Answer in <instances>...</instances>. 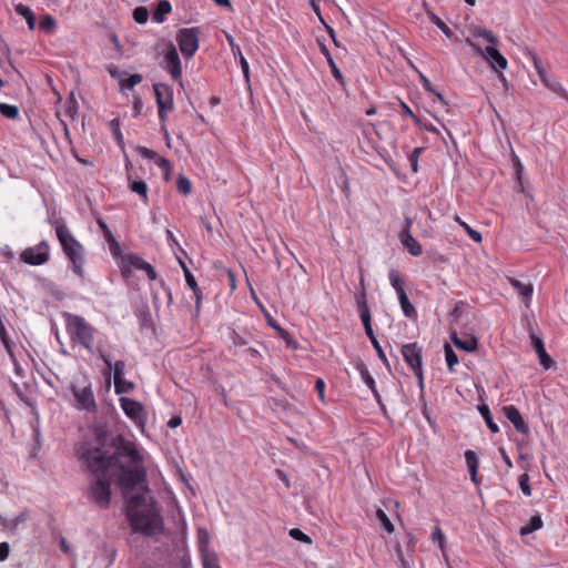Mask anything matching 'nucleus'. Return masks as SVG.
Masks as SVG:
<instances>
[{
  "instance_id": "obj_1",
  "label": "nucleus",
  "mask_w": 568,
  "mask_h": 568,
  "mask_svg": "<svg viewBox=\"0 0 568 568\" xmlns=\"http://www.w3.org/2000/svg\"><path fill=\"white\" fill-rule=\"evenodd\" d=\"M90 432L93 440H82L75 446V456L81 464L100 471L143 463L135 443L122 434H112L105 423L92 425Z\"/></svg>"
},
{
  "instance_id": "obj_2",
  "label": "nucleus",
  "mask_w": 568,
  "mask_h": 568,
  "mask_svg": "<svg viewBox=\"0 0 568 568\" xmlns=\"http://www.w3.org/2000/svg\"><path fill=\"white\" fill-rule=\"evenodd\" d=\"M146 493L143 490L135 495H129L126 498L125 517L132 532L141 534L144 537H154L163 534L164 520L153 497H150V503L148 504Z\"/></svg>"
},
{
  "instance_id": "obj_3",
  "label": "nucleus",
  "mask_w": 568,
  "mask_h": 568,
  "mask_svg": "<svg viewBox=\"0 0 568 568\" xmlns=\"http://www.w3.org/2000/svg\"><path fill=\"white\" fill-rule=\"evenodd\" d=\"M81 465L92 476L85 490L87 497L100 509H108L112 498L110 470L94 471L88 464Z\"/></svg>"
},
{
  "instance_id": "obj_4",
  "label": "nucleus",
  "mask_w": 568,
  "mask_h": 568,
  "mask_svg": "<svg viewBox=\"0 0 568 568\" xmlns=\"http://www.w3.org/2000/svg\"><path fill=\"white\" fill-rule=\"evenodd\" d=\"M54 229L63 253L72 263V271L78 276L83 277V246L79 243V241L75 240L64 223L55 221Z\"/></svg>"
},
{
  "instance_id": "obj_5",
  "label": "nucleus",
  "mask_w": 568,
  "mask_h": 568,
  "mask_svg": "<svg viewBox=\"0 0 568 568\" xmlns=\"http://www.w3.org/2000/svg\"><path fill=\"white\" fill-rule=\"evenodd\" d=\"M118 469L120 474L116 483L124 499H126L136 487H141L142 490L145 491L150 490L144 462L141 464H129Z\"/></svg>"
},
{
  "instance_id": "obj_6",
  "label": "nucleus",
  "mask_w": 568,
  "mask_h": 568,
  "mask_svg": "<svg viewBox=\"0 0 568 568\" xmlns=\"http://www.w3.org/2000/svg\"><path fill=\"white\" fill-rule=\"evenodd\" d=\"M67 329L71 339L79 343L89 352H92L94 342V327L85 322V320L75 314L65 313Z\"/></svg>"
},
{
  "instance_id": "obj_7",
  "label": "nucleus",
  "mask_w": 568,
  "mask_h": 568,
  "mask_svg": "<svg viewBox=\"0 0 568 568\" xmlns=\"http://www.w3.org/2000/svg\"><path fill=\"white\" fill-rule=\"evenodd\" d=\"M71 392L75 398L77 407L79 409L87 410L92 414L98 413V405L94 399L90 382L85 379L82 387L77 384H72Z\"/></svg>"
},
{
  "instance_id": "obj_8",
  "label": "nucleus",
  "mask_w": 568,
  "mask_h": 568,
  "mask_svg": "<svg viewBox=\"0 0 568 568\" xmlns=\"http://www.w3.org/2000/svg\"><path fill=\"white\" fill-rule=\"evenodd\" d=\"M199 29L197 28H183L176 33V42L181 53L190 59L199 49Z\"/></svg>"
},
{
  "instance_id": "obj_9",
  "label": "nucleus",
  "mask_w": 568,
  "mask_h": 568,
  "mask_svg": "<svg viewBox=\"0 0 568 568\" xmlns=\"http://www.w3.org/2000/svg\"><path fill=\"white\" fill-rule=\"evenodd\" d=\"M120 405L124 414L141 429L145 427L148 415L144 406L139 400L121 397Z\"/></svg>"
},
{
  "instance_id": "obj_10",
  "label": "nucleus",
  "mask_w": 568,
  "mask_h": 568,
  "mask_svg": "<svg viewBox=\"0 0 568 568\" xmlns=\"http://www.w3.org/2000/svg\"><path fill=\"white\" fill-rule=\"evenodd\" d=\"M50 247L45 240H42L33 247H27L20 254V260L29 265L39 266L45 264L50 258Z\"/></svg>"
},
{
  "instance_id": "obj_11",
  "label": "nucleus",
  "mask_w": 568,
  "mask_h": 568,
  "mask_svg": "<svg viewBox=\"0 0 568 568\" xmlns=\"http://www.w3.org/2000/svg\"><path fill=\"white\" fill-rule=\"evenodd\" d=\"M400 353L405 363L410 367L412 371H419L423 366V348L416 342L404 344L400 348Z\"/></svg>"
},
{
  "instance_id": "obj_12",
  "label": "nucleus",
  "mask_w": 568,
  "mask_h": 568,
  "mask_svg": "<svg viewBox=\"0 0 568 568\" xmlns=\"http://www.w3.org/2000/svg\"><path fill=\"white\" fill-rule=\"evenodd\" d=\"M164 61L166 63L165 69L171 74L173 80H179L181 82L182 79V67L181 60L178 54L175 47L170 43L168 50L164 54Z\"/></svg>"
},
{
  "instance_id": "obj_13",
  "label": "nucleus",
  "mask_w": 568,
  "mask_h": 568,
  "mask_svg": "<svg viewBox=\"0 0 568 568\" xmlns=\"http://www.w3.org/2000/svg\"><path fill=\"white\" fill-rule=\"evenodd\" d=\"M503 415L514 425L515 429L524 435L529 434V427L515 405H507L501 408Z\"/></svg>"
},
{
  "instance_id": "obj_14",
  "label": "nucleus",
  "mask_w": 568,
  "mask_h": 568,
  "mask_svg": "<svg viewBox=\"0 0 568 568\" xmlns=\"http://www.w3.org/2000/svg\"><path fill=\"white\" fill-rule=\"evenodd\" d=\"M410 225L412 221L406 219L405 227L400 233V242L413 256H419L423 253L422 245L412 236Z\"/></svg>"
},
{
  "instance_id": "obj_15",
  "label": "nucleus",
  "mask_w": 568,
  "mask_h": 568,
  "mask_svg": "<svg viewBox=\"0 0 568 568\" xmlns=\"http://www.w3.org/2000/svg\"><path fill=\"white\" fill-rule=\"evenodd\" d=\"M153 90L158 108H161L162 104L174 108L173 89L169 84L155 83Z\"/></svg>"
},
{
  "instance_id": "obj_16",
  "label": "nucleus",
  "mask_w": 568,
  "mask_h": 568,
  "mask_svg": "<svg viewBox=\"0 0 568 568\" xmlns=\"http://www.w3.org/2000/svg\"><path fill=\"white\" fill-rule=\"evenodd\" d=\"M484 59L495 71L505 70L507 68V59L500 53L497 47H486Z\"/></svg>"
},
{
  "instance_id": "obj_17",
  "label": "nucleus",
  "mask_w": 568,
  "mask_h": 568,
  "mask_svg": "<svg viewBox=\"0 0 568 568\" xmlns=\"http://www.w3.org/2000/svg\"><path fill=\"white\" fill-rule=\"evenodd\" d=\"M119 257H121V273L124 277H128L131 274L132 267L136 270H142L144 267V264L146 263L142 257L133 253L125 255L121 254Z\"/></svg>"
},
{
  "instance_id": "obj_18",
  "label": "nucleus",
  "mask_w": 568,
  "mask_h": 568,
  "mask_svg": "<svg viewBox=\"0 0 568 568\" xmlns=\"http://www.w3.org/2000/svg\"><path fill=\"white\" fill-rule=\"evenodd\" d=\"M181 267L183 268L186 285L192 290L195 297V311L200 312L201 301L203 298L202 290L199 287L197 282L187 266L180 261Z\"/></svg>"
},
{
  "instance_id": "obj_19",
  "label": "nucleus",
  "mask_w": 568,
  "mask_h": 568,
  "mask_svg": "<svg viewBox=\"0 0 568 568\" xmlns=\"http://www.w3.org/2000/svg\"><path fill=\"white\" fill-rule=\"evenodd\" d=\"M97 222L103 233L105 241L109 244L111 254L114 257H119L122 254V248L120 246V243L115 240L112 231L109 229V226L106 225V223L103 220H98Z\"/></svg>"
},
{
  "instance_id": "obj_20",
  "label": "nucleus",
  "mask_w": 568,
  "mask_h": 568,
  "mask_svg": "<svg viewBox=\"0 0 568 568\" xmlns=\"http://www.w3.org/2000/svg\"><path fill=\"white\" fill-rule=\"evenodd\" d=\"M99 355L101 359L104 362L106 367V374L110 375L111 371L114 369V381L124 378V371H125V362L124 361H116L114 364H112L109 355H106L103 351L99 349Z\"/></svg>"
},
{
  "instance_id": "obj_21",
  "label": "nucleus",
  "mask_w": 568,
  "mask_h": 568,
  "mask_svg": "<svg viewBox=\"0 0 568 568\" xmlns=\"http://www.w3.org/2000/svg\"><path fill=\"white\" fill-rule=\"evenodd\" d=\"M267 324L273 327L280 335L281 338L284 339L286 346L291 349H297L298 345L296 341L291 336V334L284 329L282 326H280L273 317H271L268 314L266 315Z\"/></svg>"
},
{
  "instance_id": "obj_22",
  "label": "nucleus",
  "mask_w": 568,
  "mask_h": 568,
  "mask_svg": "<svg viewBox=\"0 0 568 568\" xmlns=\"http://www.w3.org/2000/svg\"><path fill=\"white\" fill-rule=\"evenodd\" d=\"M397 297L404 315L409 320H416L417 311L415 306L410 303L406 292H399Z\"/></svg>"
},
{
  "instance_id": "obj_23",
  "label": "nucleus",
  "mask_w": 568,
  "mask_h": 568,
  "mask_svg": "<svg viewBox=\"0 0 568 568\" xmlns=\"http://www.w3.org/2000/svg\"><path fill=\"white\" fill-rule=\"evenodd\" d=\"M172 10V6L168 0H159L155 9L152 13V19L156 23H162L165 20V16Z\"/></svg>"
},
{
  "instance_id": "obj_24",
  "label": "nucleus",
  "mask_w": 568,
  "mask_h": 568,
  "mask_svg": "<svg viewBox=\"0 0 568 568\" xmlns=\"http://www.w3.org/2000/svg\"><path fill=\"white\" fill-rule=\"evenodd\" d=\"M251 337V334L241 335L236 331H233L231 334L232 346H230V352H232L233 355H239L240 352L237 348L247 346L250 344Z\"/></svg>"
},
{
  "instance_id": "obj_25",
  "label": "nucleus",
  "mask_w": 568,
  "mask_h": 568,
  "mask_svg": "<svg viewBox=\"0 0 568 568\" xmlns=\"http://www.w3.org/2000/svg\"><path fill=\"white\" fill-rule=\"evenodd\" d=\"M540 81L544 83L545 87H547L550 91L558 94L562 99L568 101V92L566 89L562 88V85L552 79L550 75L545 74L544 78H540Z\"/></svg>"
},
{
  "instance_id": "obj_26",
  "label": "nucleus",
  "mask_w": 568,
  "mask_h": 568,
  "mask_svg": "<svg viewBox=\"0 0 568 568\" xmlns=\"http://www.w3.org/2000/svg\"><path fill=\"white\" fill-rule=\"evenodd\" d=\"M511 286L524 298L531 300L534 287L531 283H523L517 278H509Z\"/></svg>"
},
{
  "instance_id": "obj_27",
  "label": "nucleus",
  "mask_w": 568,
  "mask_h": 568,
  "mask_svg": "<svg viewBox=\"0 0 568 568\" xmlns=\"http://www.w3.org/2000/svg\"><path fill=\"white\" fill-rule=\"evenodd\" d=\"M14 10H16L17 14H19L26 19L28 28L30 30H34L37 20H36V14L31 10V8L27 4L19 3L16 6Z\"/></svg>"
},
{
  "instance_id": "obj_28",
  "label": "nucleus",
  "mask_w": 568,
  "mask_h": 568,
  "mask_svg": "<svg viewBox=\"0 0 568 568\" xmlns=\"http://www.w3.org/2000/svg\"><path fill=\"white\" fill-rule=\"evenodd\" d=\"M471 34L475 38H484L489 43L488 47H497L499 43L498 38L490 31L481 27H475L471 30Z\"/></svg>"
},
{
  "instance_id": "obj_29",
  "label": "nucleus",
  "mask_w": 568,
  "mask_h": 568,
  "mask_svg": "<svg viewBox=\"0 0 568 568\" xmlns=\"http://www.w3.org/2000/svg\"><path fill=\"white\" fill-rule=\"evenodd\" d=\"M130 184H129V189L136 193L138 195L141 196V199L143 200L144 203L148 202V184L145 183L144 180H141V179H135L133 180L131 178V181H129Z\"/></svg>"
},
{
  "instance_id": "obj_30",
  "label": "nucleus",
  "mask_w": 568,
  "mask_h": 568,
  "mask_svg": "<svg viewBox=\"0 0 568 568\" xmlns=\"http://www.w3.org/2000/svg\"><path fill=\"white\" fill-rule=\"evenodd\" d=\"M511 161H513L515 176H516V180L518 183V191L524 192L525 191L524 183H523L524 165H523L520 159L518 158V155H516V153H514V152L511 154Z\"/></svg>"
},
{
  "instance_id": "obj_31",
  "label": "nucleus",
  "mask_w": 568,
  "mask_h": 568,
  "mask_svg": "<svg viewBox=\"0 0 568 568\" xmlns=\"http://www.w3.org/2000/svg\"><path fill=\"white\" fill-rule=\"evenodd\" d=\"M542 527V519L539 515H534L530 517L527 525L523 526L519 530L521 536L529 535Z\"/></svg>"
},
{
  "instance_id": "obj_32",
  "label": "nucleus",
  "mask_w": 568,
  "mask_h": 568,
  "mask_svg": "<svg viewBox=\"0 0 568 568\" xmlns=\"http://www.w3.org/2000/svg\"><path fill=\"white\" fill-rule=\"evenodd\" d=\"M478 412L486 422L487 427L494 434L499 432L498 425L494 422L489 407L486 404L478 406Z\"/></svg>"
},
{
  "instance_id": "obj_33",
  "label": "nucleus",
  "mask_w": 568,
  "mask_h": 568,
  "mask_svg": "<svg viewBox=\"0 0 568 568\" xmlns=\"http://www.w3.org/2000/svg\"><path fill=\"white\" fill-rule=\"evenodd\" d=\"M201 558H202L203 568H221L216 555L209 552L206 549H203L202 540H201Z\"/></svg>"
},
{
  "instance_id": "obj_34",
  "label": "nucleus",
  "mask_w": 568,
  "mask_h": 568,
  "mask_svg": "<svg viewBox=\"0 0 568 568\" xmlns=\"http://www.w3.org/2000/svg\"><path fill=\"white\" fill-rule=\"evenodd\" d=\"M427 16L432 23H434L438 29L442 30V32L448 38H453V31L447 27V24L438 17L436 16L432 10L427 9Z\"/></svg>"
},
{
  "instance_id": "obj_35",
  "label": "nucleus",
  "mask_w": 568,
  "mask_h": 568,
  "mask_svg": "<svg viewBox=\"0 0 568 568\" xmlns=\"http://www.w3.org/2000/svg\"><path fill=\"white\" fill-rule=\"evenodd\" d=\"M388 278H389L390 285L396 291L397 295L399 294V292H405V288H404L405 281L400 276V274L398 273L397 270L392 268L388 273Z\"/></svg>"
},
{
  "instance_id": "obj_36",
  "label": "nucleus",
  "mask_w": 568,
  "mask_h": 568,
  "mask_svg": "<svg viewBox=\"0 0 568 568\" xmlns=\"http://www.w3.org/2000/svg\"><path fill=\"white\" fill-rule=\"evenodd\" d=\"M356 369L358 371V373H359L363 382L366 384V386L368 388H374V386L376 385L375 381H374L373 376L369 374L368 368L363 361H358L356 363Z\"/></svg>"
},
{
  "instance_id": "obj_37",
  "label": "nucleus",
  "mask_w": 568,
  "mask_h": 568,
  "mask_svg": "<svg viewBox=\"0 0 568 568\" xmlns=\"http://www.w3.org/2000/svg\"><path fill=\"white\" fill-rule=\"evenodd\" d=\"M0 341L1 343L3 344L7 353L13 357V346L14 344L12 343L11 338L9 337L8 333H7V329H6V326L2 322V320L0 318Z\"/></svg>"
},
{
  "instance_id": "obj_38",
  "label": "nucleus",
  "mask_w": 568,
  "mask_h": 568,
  "mask_svg": "<svg viewBox=\"0 0 568 568\" xmlns=\"http://www.w3.org/2000/svg\"><path fill=\"white\" fill-rule=\"evenodd\" d=\"M444 351H445V358H446V363H447V368H448L449 372H454V366L457 365L458 362H459L458 356L454 352L452 346L449 344H447V343L444 346Z\"/></svg>"
},
{
  "instance_id": "obj_39",
  "label": "nucleus",
  "mask_w": 568,
  "mask_h": 568,
  "mask_svg": "<svg viewBox=\"0 0 568 568\" xmlns=\"http://www.w3.org/2000/svg\"><path fill=\"white\" fill-rule=\"evenodd\" d=\"M109 128L118 143V145L120 148H123L124 146V139H123V135H122V132L120 130V120L118 118L115 119H112L110 122H109Z\"/></svg>"
},
{
  "instance_id": "obj_40",
  "label": "nucleus",
  "mask_w": 568,
  "mask_h": 568,
  "mask_svg": "<svg viewBox=\"0 0 568 568\" xmlns=\"http://www.w3.org/2000/svg\"><path fill=\"white\" fill-rule=\"evenodd\" d=\"M376 518L381 525V527L387 531L388 534H392L394 531V525L390 521L389 517L386 515V513L383 509H377L376 511Z\"/></svg>"
},
{
  "instance_id": "obj_41",
  "label": "nucleus",
  "mask_w": 568,
  "mask_h": 568,
  "mask_svg": "<svg viewBox=\"0 0 568 568\" xmlns=\"http://www.w3.org/2000/svg\"><path fill=\"white\" fill-rule=\"evenodd\" d=\"M142 80H143V78L140 73H133V74L129 75L126 79L120 80L121 90H131L136 84L141 83Z\"/></svg>"
},
{
  "instance_id": "obj_42",
  "label": "nucleus",
  "mask_w": 568,
  "mask_h": 568,
  "mask_svg": "<svg viewBox=\"0 0 568 568\" xmlns=\"http://www.w3.org/2000/svg\"><path fill=\"white\" fill-rule=\"evenodd\" d=\"M176 189L183 195H189L192 192L191 181L183 174H180L175 181Z\"/></svg>"
},
{
  "instance_id": "obj_43",
  "label": "nucleus",
  "mask_w": 568,
  "mask_h": 568,
  "mask_svg": "<svg viewBox=\"0 0 568 568\" xmlns=\"http://www.w3.org/2000/svg\"><path fill=\"white\" fill-rule=\"evenodd\" d=\"M457 348L473 353L478 348V339L475 336H470L467 339L458 341Z\"/></svg>"
},
{
  "instance_id": "obj_44",
  "label": "nucleus",
  "mask_w": 568,
  "mask_h": 568,
  "mask_svg": "<svg viewBox=\"0 0 568 568\" xmlns=\"http://www.w3.org/2000/svg\"><path fill=\"white\" fill-rule=\"evenodd\" d=\"M135 385L133 382L126 381L124 378L114 381V388L116 394L131 393Z\"/></svg>"
},
{
  "instance_id": "obj_45",
  "label": "nucleus",
  "mask_w": 568,
  "mask_h": 568,
  "mask_svg": "<svg viewBox=\"0 0 568 568\" xmlns=\"http://www.w3.org/2000/svg\"><path fill=\"white\" fill-rule=\"evenodd\" d=\"M0 113L7 119L14 120L19 116V108L12 104L0 103Z\"/></svg>"
},
{
  "instance_id": "obj_46",
  "label": "nucleus",
  "mask_w": 568,
  "mask_h": 568,
  "mask_svg": "<svg viewBox=\"0 0 568 568\" xmlns=\"http://www.w3.org/2000/svg\"><path fill=\"white\" fill-rule=\"evenodd\" d=\"M327 63L329 65L332 75L341 84V87L345 90V88H346L345 78H344L343 73L341 72L339 68L337 67V64L335 63L334 59L329 58Z\"/></svg>"
},
{
  "instance_id": "obj_47",
  "label": "nucleus",
  "mask_w": 568,
  "mask_h": 568,
  "mask_svg": "<svg viewBox=\"0 0 568 568\" xmlns=\"http://www.w3.org/2000/svg\"><path fill=\"white\" fill-rule=\"evenodd\" d=\"M39 28L48 33H52L57 28L55 19L50 14L43 16L39 23Z\"/></svg>"
},
{
  "instance_id": "obj_48",
  "label": "nucleus",
  "mask_w": 568,
  "mask_h": 568,
  "mask_svg": "<svg viewBox=\"0 0 568 568\" xmlns=\"http://www.w3.org/2000/svg\"><path fill=\"white\" fill-rule=\"evenodd\" d=\"M149 16L150 13L148 8L142 6L136 7L132 13L133 20L139 24H144L148 21Z\"/></svg>"
},
{
  "instance_id": "obj_49",
  "label": "nucleus",
  "mask_w": 568,
  "mask_h": 568,
  "mask_svg": "<svg viewBox=\"0 0 568 568\" xmlns=\"http://www.w3.org/2000/svg\"><path fill=\"white\" fill-rule=\"evenodd\" d=\"M465 459L467 464L468 471H478L479 462L476 453L474 450L465 452Z\"/></svg>"
},
{
  "instance_id": "obj_50",
  "label": "nucleus",
  "mask_w": 568,
  "mask_h": 568,
  "mask_svg": "<svg viewBox=\"0 0 568 568\" xmlns=\"http://www.w3.org/2000/svg\"><path fill=\"white\" fill-rule=\"evenodd\" d=\"M457 223L466 231L468 236L476 243H480L483 241L481 233L471 229L467 223L462 221L459 217H456Z\"/></svg>"
},
{
  "instance_id": "obj_51",
  "label": "nucleus",
  "mask_w": 568,
  "mask_h": 568,
  "mask_svg": "<svg viewBox=\"0 0 568 568\" xmlns=\"http://www.w3.org/2000/svg\"><path fill=\"white\" fill-rule=\"evenodd\" d=\"M356 305H357L359 315L371 313L369 307L367 305L365 288H363L362 292L356 295Z\"/></svg>"
},
{
  "instance_id": "obj_52",
  "label": "nucleus",
  "mask_w": 568,
  "mask_h": 568,
  "mask_svg": "<svg viewBox=\"0 0 568 568\" xmlns=\"http://www.w3.org/2000/svg\"><path fill=\"white\" fill-rule=\"evenodd\" d=\"M65 114L70 116L71 119H74L75 114L78 113V102L73 95V93L70 94L65 102Z\"/></svg>"
},
{
  "instance_id": "obj_53",
  "label": "nucleus",
  "mask_w": 568,
  "mask_h": 568,
  "mask_svg": "<svg viewBox=\"0 0 568 568\" xmlns=\"http://www.w3.org/2000/svg\"><path fill=\"white\" fill-rule=\"evenodd\" d=\"M0 520H1V524H2L3 527L10 528L11 530H14V529H17L19 524L26 521V514L24 513H20L10 523L7 521V519H3L1 516H0Z\"/></svg>"
},
{
  "instance_id": "obj_54",
  "label": "nucleus",
  "mask_w": 568,
  "mask_h": 568,
  "mask_svg": "<svg viewBox=\"0 0 568 568\" xmlns=\"http://www.w3.org/2000/svg\"><path fill=\"white\" fill-rule=\"evenodd\" d=\"M432 540L433 541H437L438 542V546L440 548V550L444 552L445 551V542H446V538H445V535L444 532L442 531V529L439 527H435L433 532H432V536H430Z\"/></svg>"
},
{
  "instance_id": "obj_55",
  "label": "nucleus",
  "mask_w": 568,
  "mask_h": 568,
  "mask_svg": "<svg viewBox=\"0 0 568 568\" xmlns=\"http://www.w3.org/2000/svg\"><path fill=\"white\" fill-rule=\"evenodd\" d=\"M519 487L525 496L531 495V486L529 484V475L524 473L518 478Z\"/></svg>"
},
{
  "instance_id": "obj_56",
  "label": "nucleus",
  "mask_w": 568,
  "mask_h": 568,
  "mask_svg": "<svg viewBox=\"0 0 568 568\" xmlns=\"http://www.w3.org/2000/svg\"><path fill=\"white\" fill-rule=\"evenodd\" d=\"M288 535L297 540V541H301V542H304V544H311L312 542V539L308 535H306L305 532H303L301 529L298 528H292L288 532Z\"/></svg>"
},
{
  "instance_id": "obj_57",
  "label": "nucleus",
  "mask_w": 568,
  "mask_h": 568,
  "mask_svg": "<svg viewBox=\"0 0 568 568\" xmlns=\"http://www.w3.org/2000/svg\"><path fill=\"white\" fill-rule=\"evenodd\" d=\"M539 363L545 369H549L555 365V361L548 355L546 349H542L537 353Z\"/></svg>"
},
{
  "instance_id": "obj_58",
  "label": "nucleus",
  "mask_w": 568,
  "mask_h": 568,
  "mask_svg": "<svg viewBox=\"0 0 568 568\" xmlns=\"http://www.w3.org/2000/svg\"><path fill=\"white\" fill-rule=\"evenodd\" d=\"M399 106L403 114L409 116L417 126H422V120L413 112V110L402 100H399Z\"/></svg>"
},
{
  "instance_id": "obj_59",
  "label": "nucleus",
  "mask_w": 568,
  "mask_h": 568,
  "mask_svg": "<svg viewBox=\"0 0 568 568\" xmlns=\"http://www.w3.org/2000/svg\"><path fill=\"white\" fill-rule=\"evenodd\" d=\"M174 108H170V106H164L163 104L161 105V108H158V113H159V120L161 122V132L162 133H166V120H168V115H166V112L168 111H172Z\"/></svg>"
},
{
  "instance_id": "obj_60",
  "label": "nucleus",
  "mask_w": 568,
  "mask_h": 568,
  "mask_svg": "<svg viewBox=\"0 0 568 568\" xmlns=\"http://www.w3.org/2000/svg\"><path fill=\"white\" fill-rule=\"evenodd\" d=\"M424 151V148H415L412 153L408 155V161L410 163V168L413 172H417L418 170V158L419 154Z\"/></svg>"
},
{
  "instance_id": "obj_61",
  "label": "nucleus",
  "mask_w": 568,
  "mask_h": 568,
  "mask_svg": "<svg viewBox=\"0 0 568 568\" xmlns=\"http://www.w3.org/2000/svg\"><path fill=\"white\" fill-rule=\"evenodd\" d=\"M372 345H373L374 349L376 351L378 358L384 363V365L387 367V369L390 371L389 362H388L386 354L384 353L379 342L376 341V342L372 343Z\"/></svg>"
},
{
  "instance_id": "obj_62",
  "label": "nucleus",
  "mask_w": 568,
  "mask_h": 568,
  "mask_svg": "<svg viewBox=\"0 0 568 568\" xmlns=\"http://www.w3.org/2000/svg\"><path fill=\"white\" fill-rule=\"evenodd\" d=\"M464 304V301H458L455 303L453 310L449 313V316L453 318V321H456L462 316Z\"/></svg>"
},
{
  "instance_id": "obj_63",
  "label": "nucleus",
  "mask_w": 568,
  "mask_h": 568,
  "mask_svg": "<svg viewBox=\"0 0 568 568\" xmlns=\"http://www.w3.org/2000/svg\"><path fill=\"white\" fill-rule=\"evenodd\" d=\"M156 165L165 172V180H168L171 172V162L166 158H160Z\"/></svg>"
},
{
  "instance_id": "obj_64",
  "label": "nucleus",
  "mask_w": 568,
  "mask_h": 568,
  "mask_svg": "<svg viewBox=\"0 0 568 568\" xmlns=\"http://www.w3.org/2000/svg\"><path fill=\"white\" fill-rule=\"evenodd\" d=\"M136 151H138V153H139L141 156H143V158H145V159H149V160H155V159H156V156H158L156 152H154L153 150L148 149V148H145V146H139V148L136 149Z\"/></svg>"
}]
</instances>
